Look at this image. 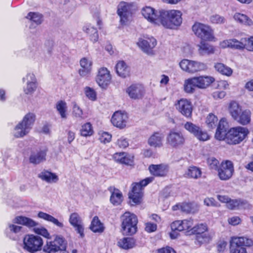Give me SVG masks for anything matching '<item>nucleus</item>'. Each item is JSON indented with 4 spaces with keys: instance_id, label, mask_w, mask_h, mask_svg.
Instances as JSON below:
<instances>
[{
    "instance_id": "obj_31",
    "label": "nucleus",
    "mask_w": 253,
    "mask_h": 253,
    "mask_svg": "<svg viewBox=\"0 0 253 253\" xmlns=\"http://www.w3.org/2000/svg\"><path fill=\"white\" fill-rule=\"evenodd\" d=\"M164 135L162 133L156 132L152 134L148 139V144L154 148H160L163 146Z\"/></svg>"
},
{
    "instance_id": "obj_4",
    "label": "nucleus",
    "mask_w": 253,
    "mask_h": 253,
    "mask_svg": "<svg viewBox=\"0 0 253 253\" xmlns=\"http://www.w3.org/2000/svg\"><path fill=\"white\" fill-rule=\"evenodd\" d=\"M249 133L248 129L242 126L231 128L226 134L225 142L230 145L239 144Z\"/></svg>"
},
{
    "instance_id": "obj_43",
    "label": "nucleus",
    "mask_w": 253,
    "mask_h": 253,
    "mask_svg": "<svg viewBox=\"0 0 253 253\" xmlns=\"http://www.w3.org/2000/svg\"><path fill=\"white\" fill-rule=\"evenodd\" d=\"M38 217L47 221L50 222L59 227L62 228L64 226L62 222L59 221L57 219L47 213L40 211L38 214Z\"/></svg>"
},
{
    "instance_id": "obj_30",
    "label": "nucleus",
    "mask_w": 253,
    "mask_h": 253,
    "mask_svg": "<svg viewBox=\"0 0 253 253\" xmlns=\"http://www.w3.org/2000/svg\"><path fill=\"white\" fill-rule=\"evenodd\" d=\"M112 157L114 161L119 164L131 165L133 163V157L125 152L116 153Z\"/></svg>"
},
{
    "instance_id": "obj_9",
    "label": "nucleus",
    "mask_w": 253,
    "mask_h": 253,
    "mask_svg": "<svg viewBox=\"0 0 253 253\" xmlns=\"http://www.w3.org/2000/svg\"><path fill=\"white\" fill-rule=\"evenodd\" d=\"M24 249L30 252L40 251L43 245L42 238L37 235L28 234L23 239Z\"/></svg>"
},
{
    "instance_id": "obj_50",
    "label": "nucleus",
    "mask_w": 253,
    "mask_h": 253,
    "mask_svg": "<svg viewBox=\"0 0 253 253\" xmlns=\"http://www.w3.org/2000/svg\"><path fill=\"white\" fill-rule=\"evenodd\" d=\"M210 21L212 24L221 25L226 22V20L224 16L219 14H213L210 17Z\"/></svg>"
},
{
    "instance_id": "obj_18",
    "label": "nucleus",
    "mask_w": 253,
    "mask_h": 253,
    "mask_svg": "<svg viewBox=\"0 0 253 253\" xmlns=\"http://www.w3.org/2000/svg\"><path fill=\"white\" fill-rule=\"evenodd\" d=\"M176 109L183 116L190 118L193 111L192 102L186 98H181L175 103Z\"/></svg>"
},
{
    "instance_id": "obj_49",
    "label": "nucleus",
    "mask_w": 253,
    "mask_h": 253,
    "mask_svg": "<svg viewBox=\"0 0 253 253\" xmlns=\"http://www.w3.org/2000/svg\"><path fill=\"white\" fill-rule=\"evenodd\" d=\"M218 122L216 116L212 113L209 114L206 118V124L210 128H213L216 126Z\"/></svg>"
},
{
    "instance_id": "obj_53",
    "label": "nucleus",
    "mask_w": 253,
    "mask_h": 253,
    "mask_svg": "<svg viewBox=\"0 0 253 253\" xmlns=\"http://www.w3.org/2000/svg\"><path fill=\"white\" fill-rule=\"evenodd\" d=\"M27 18L29 19L37 25L41 24L42 22V15L39 13L30 12L28 14Z\"/></svg>"
},
{
    "instance_id": "obj_55",
    "label": "nucleus",
    "mask_w": 253,
    "mask_h": 253,
    "mask_svg": "<svg viewBox=\"0 0 253 253\" xmlns=\"http://www.w3.org/2000/svg\"><path fill=\"white\" fill-rule=\"evenodd\" d=\"M84 92L86 97L91 101H95L96 99V92L95 90L88 86L84 88Z\"/></svg>"
},
{
    "instance_id": "obj_6",
    "label": "nucleus",
    "mask_w": 253,
    "mask_h": 253,
    "mask_svg": "<svg viewBox=\"0 0 253 253\" xmlns=\"http://www.w3.org/2000/svg\"><path fill=\"white\" fill-rule=\"evenodd\" d=\"M154 180L153 177H147L139 182L134 183L132 184L131 192L129 194L130 202L134 204H138L141 202L143 196V188Z\"/></svg>"
},
{
    "instance_id": "obj_61",
    "label": "nucleus",
    "mask_w": 253,
    "mask_h": 253,
    "mask_svg": "<svg viewBox=\"0 0 253 253\" xmlns=\"http://www.w3.org/2000/svg\"><path fill=\"white\" fill-rule=\"evenodd\" d=\"M227 133L226 130H223L217 128L214 137L215 139L218 140H224L225 141Z\"/></svg>"
},
{
    "instance_id": "obj_17",
    "label": "nucleus",
    "mask_w": 253,
    "mask_h": 253,
    "mask_svg": "<svg viewBox=\"0 0 253 253\" xmlns=\"http://www.w3.org/2000/svg\"><path fill=\"white\" fill-rule=\"evenodd\" d=\"M22 81L25 83L23 87V91L26 94H32L37 89L38 81L35 74L33 73H28L23 77Z\"/></svg>"
},
{
    "instance_id": "obj_8",
    "label": "nucleus",
    "mask_w": 253,
    "mask_h": 253,
    "mask_svg": "<svg viewBox=\"0 0 253 253\" xmlns=\"http://www.w3.org/2000/svg\"><path fill=\"white\" fill-rule=\"evenodd\" d=\"M192 31L202 41H211L214 39L213 30L208 25L196 22L192 26Z\"/></svg>"
},
{
    "instance_id": "obj_25",
    "label": "nucleus",
    "mask_w": 253,
    "mask_h": 253,
    "mask_svg": "<svg viewBox=\"0 0 253 253\" xmlns=\"http://www.w3.org/2000/svg\"><path fill=\"white\" fill-rule=\"evenodd\" d=\"M47 151L46 148L32 151L29 157V162L33 164L37 165L44 161Z\"/></svg>"
},
{
    "instance_id": "obj_26",
    "label": "nucleus",
    "mask_w": 253,
    "mask_h": 253,
    "mask_svg": "<svg viewBox=\"0 0 253 253\" xmlns=\"http://www.w3.org/2000/svg\"><path fill=\"white\" fill-rule=\"evenodd\" d=\"M81 69L79 70V75L85 77L88 76L92 71V61L88 57H84L80 60Z\"/></svg>"
},
{
    "instance_id": "obj_57",
    "label": "nucleus",
    "mask_w": 253,
    "mask_h": 253,
    "mask_svg": "<svg viewBox=\"0 0 253 253\" xmlns=\"http://www.w3.org/2000/svg\"><path fill=\"white\" fill-rule=\"evenodd\" d=\"M242 204V202L240 200L230 199L226 204V207L228 209L233 210L239 208Z\"/></svg>"
},
{
    "instance_id": "obj_35",
    "label": "nucleus",
    "mask_w": 253,
    "mask_h": 253,
    "mask_svg": "<svg viewBox=\"0 0 253 253\" xmlns=\"http://www.w3.org/2000/svg\"><path fill=\"white\" fill-rule=\"evenodd\" d=\"M13 222L26 226L29 227H35L38 223L31 218L24 216H17L13 219Z\"/></svg>"
},
{
    "instance_id": "obj_28",
    "label": "nucleus",
    "mask_w": 253,
    "mask_h": 253,
    "mask_svg": "<svg viewBox=\"0 0 253 253\" xmlns=\"http://www.w3.org/2000/svg\"><path fill=\"white\" fill-rule=\"evenodd\" d=\"M150 172L155 176L164 177L167 175L169 167L168 165H151L149 167Z\"/></svg>"
},
{
    "instance_id": "obj_56",
    "label": "nucleus",
    "mask_w": 253,
    "mask_h": 253,
    "mask_svg": "<svg viewBox=\"0 0 253 253\" xmlns=\"http://www.w3.org/2000/svg\"><path fill=\"white\" fill-rule=\"evenodd\" d=\"M207 163L210 169L217 171L220 164L219 161L214 157H210L207 160Z\"/></svg>"
},
{
    "instance_id": "obj_54",
    "label": "nucleus",
    "mask_w": 253,
    "mask_h": 253,
    "mask_svg": "<svg viewBox=\"0 0 253 253\" xmlns=\"http://www.w3.org/2000/svg\"><path fill=\"white\" fill-rule=\"evenodd\" d=\"M244 39H242L241 41H239L235 39H230V48L242 49L245 48V44L244 43Z\"/></svg>"
},
{
    "instance_id": "obj_29",
    "label": "nucleus",
    "mask_w": 253,
    "mask_h": 253,
    "mask_svg": "<svg viewBox=\"0 0 253 253\" xmlns=\"http://www.w3.org/2000/svg\"><path fill=\"white\" fill-rule=\"evenodd\" d=\"M195 77L198 88L201 89L207 88L215 81L214 78L210 76H199Z\"/></svg>"
},
{
    "instance_id": "obj_33",
    "label": "nucleus",
    "mask_w": 253,
    "mask_h": 253,
    "mask_svg": "<svg viewBox=\"0 0 253 253\" xmlns=\"http://www.w3.org/2000/svg\"><path fill=\"white\" fill-rule=\"evenodd\" d=\"M83 30L88 35L91 42H95L98 41L99 38L98 31L90 24L85 25L83 28Z\"/></svg>"
},
{
    "instance_id": "obj_58",
    "label": "nucleus",
    "mask_w": 253,
    "mask_h": 253,
    "mask_svg": "<svg viewBox=\"0 0 253 253\" xmlns=\"http://www.w3.org/2000/svg\"><path fill=\"white\" fill-rule=\"evenodd\" d=\"M35 233L37 234L42 236L43 237L49 239L50 234L46 228L43 227H35L34 229Z\"/></svg>"
},
{
    "instance_id": "obj_64",
    "label": "nucleus",
    "mask_w": 253,
    "mask_h": 253,
    "mask_svg": "<svg viewBox=\"0 0 253 253\" xmlns=\"http://www.w3.org/2000/svg\"><path fill=\"white\" fill-rule=\"evenodd\" d=\"M244 42H247L245 47L249 51H253V36L248 39H244Z\"/></svg>"
},
{
    "instance_id": "obj_34",
    "label": "nucleus",
    "mask_w": 253,
    "mask_h": 253,
    "mask_svg": "<svg viewBox=\"0 0 253 253\" xmlns=\"http://www.w3.org/2000/svg\"><path fill=\"white\" fill-rule=\"evenodd\" d=\"M196 88H198V86L195 77L185 80L183 84V90L186 93L192 94L195 92Z\"/></svg>"
},
{
    "instance_id": "obj_60",
    "label": "nucleus",
    "mask_w": 253,
    "mask_h": 253,
    "mask_svg": "<svg viewBox=\"0 0 253 253\" xmlns=\"http://www.w3.org/2000/svg\"><path fill=\"white\" fill-rule=\"evenodd\" d=\"M204 204L207 207H217L218 206L217 202L212 197H207L204 200Z\"/></svg>"
},
{
    "instance_id": "obj_3",
    "label": "nucleus",
    "mask_w": 253,
    "mask_h": 253,
    "mask_svg": "<svg viewBox=\"0 0 253 253\" xmlns=\"http://www.w3.org/2000/svg\"><path fill=\"white\" fill-rule=\"evenodd\" d=\"M35 121V115L33 113L26 114L22 120L15 126L12 134L15 138H22L27 135L31 130Z\"/></svg>"
},
{
    "instance_id": "obj_32",
    "label": "nucleus",
    "mask_w": 253,
    "mask_h": 253,
    "mask_svg": "<svg viewBox=\"0 0 253 253\" xmlns=\"http://www.w3.org/2000/svg\"><path fill=\"white\" fill-rule=\"evenodd\" d=\"M116 71L121 78H126L129 76L130 68L124 61H119L116 65Z\"/></svg>"
},
{
    "instance_id": "obj_16",
    "label": "nucleus",
    "mask_w": 253,
    "mask_h": 253,
    "mask_svg": "<svg viewBox=\"0 0 253 253\" xmlns=\"http://www.w3.org/2000/svg\"><path fill=\"white\" fill-rule=\"evenodd\" d=\"M166 141L169 145L173 148H177L184 144L185 138L181 132L171 130L168 134Z\"/></svg>"
},
{
    "instance_id": "obj_59",
    "label": "nucleus",
    "mask_w": 253,
    "mask_h": 253,
    "mask_svg": "<svg viewBox=\"0 0 253 253\" xmlns=\"http://www.w3.org/2000/svg\"><path fill=\"white\" fill-rule=\"evenodd\" d=\"M211 239L209 234L206 232L200 235L196 236V240L200 243L209 242Z\"/></svg>"
},
{
    "instance_id": "obj_22",
    "label": "nucleus",
    "mask_w": 253,
    "mask_h": 253,
    "mask_svg": "<svg viewBox=\"0 0 253 253\" xmlns=\"http://www.w3.org/2000/svg\"><path fill=\"white\" fill-rule=\"evenodd\" d=\"M137 44L144 52L151 55L153 53V48L157 44V41L152 37L139 38Z\"/></svg>"
},
{
    "instance_id": "obj_12",
    "label": "nucleus",
    "mask_w": 253,
    "mask_h": 253,
    "mask_svg": "<svg viewBox=\"0 0 253 253\" xmlns=\"http://www.w3.org/2000/svg\"><path fill=\"white\" fill-rule=\"evenodd\" d=\"M132 7L130 3L124 1L121 2L118 6L117 13L120 18L122 25H126L132 19Z\"/></svg>"
},
{
    "instance_id": "obj_10",
    "label": "nucleus",
    "mask_w": 253,
    "mask_h": 253,
    "mask_svg": "<svg viewBox=\"0 0 253 253\" xmlns=\"http://www.w3.org/2000/svg\"><path fill=\"white\" fill-rule=\"evenodd\" d=\"M252 244V240L247 237H233L231 242L230 253H247L244 246H250Z\"/></svg>"
},
{
    "instance_id": "obj_45",
    "label": "nucleus",
    "mask_w": 253,
    "mask_h": 253,
    "mask_svg": "<svg viewBox=\"0 0 253 253\" xmlns=\"http://www.w3.org/2000/svg\"><path fill=\"white\" fill-rule=\"evenodd\" d=\"M56 109L63 119H66L67 118V103L62 100H60L56 104Z\"/></svg>"
},
{
    "instance_id": "obj_46",
    "label": "nucleus",
    "mask_w": 253,
    "mask_h": 253,
    "mask_svg": "<svg viewBox=\"0 0 253 253\" xmlns=\"http://www.w3.org/2000/svg\"><path fill=\"white\" fill-rule=\"evenodd\" d=\"M94 133L93 127L90 123H86L81 126L80 133L84 137H89Z\"/></svg>"
},
{
    "instance_id": "obj_15",
    "label": "nucleus",
    "mask_w": 253,
    "mask_h": 253,
    "mask_svg": "<svg viewBox=\"0 0 253 253\" xmlns=\"http://www.w3.org/2000/svg\"><path fill=\"white\" fill-rule=\"evenodd\" d=\"M234 166L232 162L230 161H222L217 171V175L221 180L229 179L234 172Z\"/></svg>"
},
{
    "instance_id": "obj_42",
    "label": "nucleus",
    "mask_w": 253,
    "mask_h": 253,
    "mask_svg": "<svg viewBox=\"0 0 253 253\" xmlns=\"http://www.w3.org/2000/svg\"><path fill=\"white\" fill-rule=\"evenodd\" d=\"M118 245L121 248L128 250L135 247V241L131 237L123 238L118 242Z\"/></svg>"
},
{
    "instance_id": "obj_48",
    "label": "nucleus",
    "mask_w": 253,
    "mask_h": 253,
    "mask_svg": "<svg viewBox=\"0 0 253 253\" xmlns=\"http://www.w3.org/2000/svg\"><path fill=\"white\" fill-rule=\"evenodd\" d=\"M72 114L73 116L77 119L84 120L86 118L82 109L75 102L73 103Z\"/></svg>"
},
{
    "instance_id": "obj_19",
    "label": "nucleus",
    "mask_w": 253,
    "mask_h": 253,
    "mask_svg": "<svg viewBox=\"0 0 253 253\" xmlns=\"http://www.w3.org/2000/svg\"><path fill=\"white\" fill-rule=\"evenodd\" d=\"M69 222L76 232L80 235V237L82 238H84V226L80 215L76 212L71 213L69 216Z\"/></svg>"
},
{
    "instance_id": "obj_47",
    "label": "nucleus",
    "mask_w": 253,
    "mask_h": 253,
    "mask_svg": "<svg viewBox=\"0 0 253 253\" xmlns=\"http://www.w3.org/2000/svg\"><path fill=\"white\" fill-rule=\"evenodd\" d=\"M207 230L208 227L206 224L200 223L193 227L192 229H191V234H195L197 235H200L206 232Z\"/></svg>"
},
{
    "instance_id": "obj_36",
    "label": "nucleus",
    "mask_w": 253,
    "mask_h": 253,
    "mask_svg": "<svg viewBox=\"0 0 253 253\" xmlns=\"http://www.w3.org/2000/svg\"><path fill=\"white\" fill-rule=\"evenodd\" d=\"M38 176L42 180L48 183H55L59 180L58 176L56 173H52L47 170L42 171L39 174Z\"/></svg>"
},
{
    "instance_id": "obj_41",
    "label": "nucleus",
    "mask_w": 253,
    "mask_h": 253,
    "mask_svg": "<svg viewBox=\"0 0 253 253\" xmlns=\"http://www.w3.org/2000/svg\"><path fill=\"white\" fill-rule=\"evenodd\" d=\"M204 41H202L198 45L199 53L201 55L213 54L214 52V47Z\"/></svg>"
},
{
    "instance_id": "obj_52",
    "label": "nucleus",
    "mask_w": 253,
    "mask_h": 253,
    "mask_svg": "<svg viewBox=\"0 0 253 253\" xmlns=\"http://www.w3.org/2000/svg\"><path fill=\"white\" fill-rule=\"evenodd\" d=\"M98 139L101 143L106 144L111 141L112 135L108 132L100 131L98 132Z\"/></svg>"
},
{
    "instance_id": "obj_62",
    "label": "nucleus",
    "mask_w": 253,
    "mask_h": 253,
    "mask_svg": "<svg viewBox=\"0 0 253 253\" xmlns=\"http://www.w3.org/2000/svg\"><path fill=\"white\" fill-rule=\"evenodd\" d=\"M117 145L120 148H126L128 146V141L124 136L119 138L116 142Z\"/></svg>"
},
{
    "instance_id": "obj_23",
    "label": "nucleus",
    "mask_w": 253,
    "mask_h": 253,
    "mask_svg": "<svg viewBox=\"0 0 253 253\" xmlns=\"http://www.w3.org/2000/svg\"><path fill=\"white\" fill-rule=\"evenodd\" d=\"M143 17L152 24L159 26L160 11H157L153 8L146 6L141 10Z\"/></svg>"
},
{
    "instance_id": "obj_27",
    "label": "nucleus",
    "mask_w": 253,
    "mask_h": 253,
    "mask_svg": "<svg viewBox=\"0 0 253 253\" xmlns=\"http://www.w3.org/2000/svg\"><path fill=\"white\" fill-rule=\"evenodd\" d=\"M172 209L173 211L180 210L186 213H194L199 211V206L194 203H182L173 206Z\"/></svg>"
},
{
    "instance_id": "obj_39",
    "label": "nucleus",
    "mask_w": 253,
    "mask_h": 253,
    "mask_svg": "<svg viewBox=\"0 0 253 253\" xmlns=\"http://www.w3.org/2000/svg\"><path fill=\"white\" fill-rule=\"evenodd\" d=\"M234 19L238 23L246 26L253 25V21L247 15L241 13H235L233 16Z\"/></svg>"
},
{
    "instance_id": "obj_21",
    "label": "nucleus",
    "mask_w": 253,
    "mask_h": 253,
    "mask_svg": "<svg viewBox=\"0 0 253 253\" xmlns=\"http://www.w3.org/2000/svg\"><path fill=\"white\" fill-rule=\"evenodd\" d=\"M193 225V220L191 218L182 220H176L171 224V228L173 231H185L187 235H191V229Z\"/></svg>"
},
{
    "instance_id": "obj_20",
    "label": "nucleus",
    "mask_w": 253,
    "mask_h": 253,
    "mask_svg": "<svg viewBox=\"0 0 253 253\" xmlns=\"http://www.w3.org/2000/svg\"><path fill=\"white\" fill-rule=\"evenodd\" d=\"M129 97L133 100L141 99L145 94L144 87L140 84H132L126 89Z\"/></svg>"
},
{
    "instance_id": "obj_11",
    "label": "nucleus",
    "mask_w": 253,
    "mask_h": 253,
    "mask_svg": "<svg viewBox=\"0 0 253 253\" xmlns=\"http://www.w3.org/2000/svg\"><path fill=\"white\" fill-rule=\"evenodd\" d=\"M184 128L200 141H206L210 139V135L206 130L192 122H187L184 125Z\"/></svg>"
},
{
    "instance_id": "obj_2",
    "label": "nucleus",
    "mask_w": 253,
    "mask_h": 253,
    "mask_svg": "<svg viewBox=\"0 0 253 253\" xmlns=\"http://www.w3.org/2000/svg\"><path fill=\"white\" fill-rule=\"evenodd\" d=\"M228 111L232 118L242 125H247L251 121V111L248 109H242V107L235 101H232L229 103Z\"/></svg>"
},
{
    "instance_id": "obj_13",
    "label": "nucleus",
    "mask_w": 253,
    "mask_h": 253,
    "mask_svg": "<svg viewBox=\"0 0 253 253\" xmlns=\"http://www.w3.org/2000/svg\"><path fill=\"white\" fill-rule=\"evenodd\" d=\"M112 81L110 71L106 67H100L98 69L95 77V81L102 89H106Z\"/></svg>"
},
{
    "instance_id": "obj_5",
    "label": "nucleus",
    "mask_w": 253,
    "mask_h": 253,
    "mask_svg": "<svg viewBox=\"0 0 253 253\" xmlns=\"http://www.w3.org/2000/svg\"><path fill=\"white\" fill-rule=\"evenodd\" d=\"M121 218L123 233L126 235L135 234L137 231L136 216L129 212H126Z\"/></svg>"
},
{
    "instance_id": "obj_7",
    "label": "nucleus",
    "mask_w": 253,
    "mask_h": 253,
    "mask_svg": "<svg viewBox=\"0 0 253 253\" xmlns=\"http://www.w3.org/2000/svg\"><path fill=\"white\" fill-rule=\"evenodd\" d=\"M178 64L182 71L191 74L204 71L207 68L204 63L187 59L181 60Z\"/></svg>"
},
{
    "instance_id": "obj_14",
    "label": "nucleus",
    "mask_w": 253,
    "mask_h": 253,
    "mask_svg": "<svg viewBox=\"0 0 253 253\" xmlns=\"http://www.w3.org/2000/svg\"><path fill=\"white\" fill-rule=\"evenodd\" d=\"M46 246L48 253H68L65 241L59 236H56L53 241H47Z\"/></svg>"
},
{
    "instance_id": "obj_51",
    "label": "nucleus",
    "mask_w": 253,
    "mask_h": 253,
    "mask_svg": "<svg viewBox=\"0 0 253 253\" xmlns=\"http://www.w3.org/2000/svg\"><path fill=\"white\" fill-rule=\"evenodd\" d=\"M16 223H9L7 224L6 231L9 233H13L15 234H20L22 232L23 227L21 226L16 225Z\"/></svg>"
},
{
    "instance_id": "obj_24",
    "label": "nucleus",
    "mask_w": 253,
    "mask_h": 253,
    "mask_svg": "<svg viewBox=\"0 0 253 253\" xmlns=\"http://www.w3.org/2000/svg\"><path fill=\"white\" fill-rule=\"evenodd\" d=\"M128 116L126 113L121 111H116L112 116L111 122L112 125L120 129L126 126Z\"/></svg>"
},
{
    "instance_id": "obj_1",
    "label": "nucleus",
    "mask_w": 253,
    "mask_h": 253,
    "mask_svg": "<svg viewBox=\"0 0 253 253\" xmlns=\"http://www.w3.org/2000/svg\"><path fill=\"white\" fill-rule=\"evenodd\" d=\"M159 26L167 29H174L179 26L182 22V13L177 10L160 11Z\"/></svg>"
},
{
    "instance_id": "obj_63",
    "label": "nucleus",
    "mask_w": 253,
    "mask_h": 253,
    "mask_svg": "<svg viewBox=\"0 0 253 253\" xmlns=\"http://www.w3.org/2000/svg\"><path fill=\"white\" fill-rule=\"evenodd\" d=\"M145 230L148 233H151L155 231L157 228L156 223H153L151 222H148L145 224Z\"/></svg>"
},
{
    "instance_id": "obj_40",
    "label": "nucleus",
    "mask_w": 253,
    "mask_h": 253,
    "mask_svg": "<svg viewBox=\"0 0 253 253\" xmlns=\"http://www.w3.org/2000/svg\"><path fill=\"white\" fill-rule=\"evenodd\" d=\"M89 228L92 232L99 233H102L105 229L103 223L101 222L97 216L93 218Z\"/></svg>"
},
{
    "instance_id": "obj_38",
    "label": "nucleus",
    "mask_w": 253,
    "mask_h": 253,
    "mask_svg": "<svg viewBox=\"0 0 253 253\" xmlns=\"http://www.w3.org/2000/svg\"><path fill=\"white\" fill-rule=\"evenodd\" d=\"M111 193L110 201L114 206H118L121 204L123 201V196L122 193L118 189H110Z\"/></svg>"
},
{
    "instance_id": "obj_44",
    "label": "nucleus",
    "mask_w": 253,
    "mask_h": 253,
    "mask_svg": "<svg viewBox=\"0 0 253 253\" xmlns=\"http://www.w3.org/2000/svg\"><path fill=\"white\" fill-rule=\"evenodd\" d=\"M214 67L216 71L222 75L229 77L233 73L232 70L221 63H215Z\"/></svg>"
},
{
    "instance_id": "obj_37",
    "label": "nucleus",
    "mask_w": 253,
    "mask_h": 253,
    "mask_svg": "<svg viewBox=\"0 0 253 253\" xmlns=\"http://www.w3.org/2000/svg\"><path fill=\"white\" fill-rule=\"evenodd\" d=\"M202 173L201 169L199 168L191 166L185 171L184 176L187 178L197 179L201 177Z\"/></svg>"
}]
</instances>
